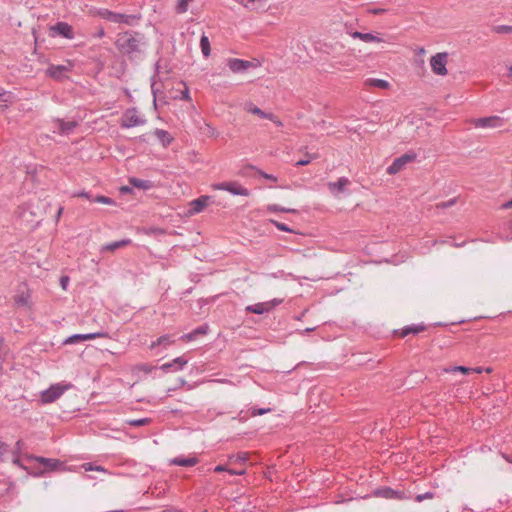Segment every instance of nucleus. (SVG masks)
<instances>
[{"mask_svg": "<svg viewBox=\"0 0 512 512\" xmlns=\"http://www.w3.org/2000/svg\"><path fill=\"white\" fill-rule=\"evenodd\" d=\"M349 185L348 178H339L337 181L327 184L331 194L336 198H341L342 194L348 191Z\"/></svg>", "mask_w": 512, "mask_h": 512, "instance_id": "f8f14e48", "label": "nucleus"}, {"mask_svg": "<svg viewBox=\"0 0 512 512\" xmlns=\"http://www.w3.org/2000/svg\"><path fill=\"white\" fill-rule=\"evenodd\" d=\"M269 411H270V409H258V410L254 409L252 411V416L262 415V414H265V413H267Z\"/></svg>", "mask_w": 512, "mask_h": 512, "instance_id": "3c124183", "label": "nucleus"}, {"mask_svg": "<svg viewBox=\"0 0 512 512\" xmlns=\"http://www.w3.org/2000/svg\"><path fill=\"white\" fill-rule=\"evenodd\" d=\"M446 373H454V372H461L462 374H470L472 373V368H468L465 366H454L451 368L444 369Z\"/></svg>", "mask_w": 512, "mask_h": 512, "instance_id": "e433bc0d", "label": "nucleus"}, {"mask_svg": "<svg viewBox=\"0 0 512 512\" xmlns=\"http://www.w3.org/2000/svg\"><path fill=\"white\" fill-rule=\"evenodd\" d=\"M259 174H260L262 177H264L265 179H267V180H271V181H273V182H277V180H278L275 176H273V175H271V174H267V173L262 172V171H260V172H259Z\"/></svg>", "mask_w": 512, "mask_h": 512, "instance_id": "de8ad7c7", "label": "nucleus"}, {"mask_svg": "<svg viewBox=\"0 0 512 512\" xmlns=\"http://www.w3.org/2000/svg\"><path fill=\"white\" fill-rule=\"evenodd\" d=\"M471 125L475 128H498L502 125V120L498 116H490L484 118H476L470 120Z\"/></svg>", "mask_w": 512, "mask_h": 512, "instance_id": "9d476101", "label": "nucleus"}, {"mask_svg": "<svg viewBox=\"0 0 512 512\" xmlns=\"http://www.w3.org/2000/svg\"><path fill=\"white\" fill-rule=\"evenodd\" d=\"M13 299L17 307L27 310L32 309L31 291L26 287V285H23V287L18 290Z\"/></svg>", "mask_w": 512, "mask_h": 512, "instance_id": "6e6552de", "label": "nucleus"}, {"mask_svg": "<svg viewBox=\"0 0 512 512\" xmlns=\"http://www.w3.org/2000/svg\"><path fill=\"white\" fill-rule=\"evenodd\" d=\"M149 422H150V419H148V418H142V419L128 421V423L132 426H142V425L148 424Z\"/></svg>", "mask_w": 512, "mask_h": 512, "instance_id": "ea45409f", "label": "nucleus"}, {"mask_svg": "<svg viewBox=\"0 0 512 512\" xmlns=\"http://www.w3.org/2000/svg\"><path fill=\"white\" fill-rule=\"evenodd\" d=\"M240 6L250 10V11H259L262 9L267 0H234Z\"/></svg>", "mask_w": 512, "mask_h": 512, "instance_id": "a211bd4d", "label": "nucleus"}, {"mask_svg": "<svg viewBox=\"0 0 512 512\" xmlns=\"http://www.w3.org/2000/svg\"><path fill=\"white\" fill-rule=\"evenodd\" d=\"M130 242H131L130 240L116 241L114 243L107 244V245L103 246L102 251H115L118 248L127 246L128 244H130Z\"/></svg>", "mask_w": 512, "mask_h": 512, "instance_id": "c756f323", "label": "nucleus"}, {"mask_svg": "<svg viewBox=\"0 0 512 512\" xmlns=\"http://www.w3.org/2000/svg\"><path fill=\"white\" fill-rule=\"evenodd\" d=\"M508 77L512 79V65L508 67Z\"/></svg>", "mask_w": 512, "mask_h": 512, "instance_id": "338daca9", "label": "nucleus"}, {"mask_svg": "<svg viewBox=\"0 0 512 512\" xmlns=\"http://www.w3.org/2000/svg\"><path fill=\"white\" fill-rule=\"evenodd\" d=\"M281 302H282L281 299H273L271 301L250 305L246 308V310L249 312L255 313V314H263V313L271 311L274 307L279 305Z\"/></svg>", "mask_w": 512, "mask_h": 512, "instance_id": "ddd939ff", "label": "nucleus"}, {"mask_svg": "<svg viewBox=\"0 0 512 512\" xmlns=\"http://www.w3.org/2000/svg\"><path fill=\"white\" fill-rule=\"evenodd\" d=\"M115 45L120 52L131 54L139 50L141 38L138 33L124 32L118 34Z\"/></svg>", "mask_w": 512, "mask_h": 512, "instance_id": "f257e3e1", "label": "nucleus"}, {"mask_svg": "<svg viewBox=\"0 0 512 512\" xmlns=\"http://www.w3.org/2000/svg\"><path fill=\"white\" fill-rule=\"evenodd\" d=\"M68 281H69L68 277H62V278H61V280H60V282H61V286H62V288H63L64 290H65V289H66V287H67Z\"/></svg>", "mask_w": 512, "mask_h": 512, "instance_id": "6e6d98bb", "label": "nucleus"}, {"mask_svg": "<svg viewBox=\"0 0 512 512\" xmlns=\"http://www.w3.org/2000/svg\"><path fill=\"white\" fill-rule=\"evenodd\" d=\"M448 62V54L446 52H440L435 54L430 59L431 69L434 74L439 76H446L448 70L446 68Z\"/></svg>", "mask_w": 512, "mask_h": 512, "instance_id": "39448f33", "label": "nucleus"}, {"mask_svg": "<svg viewBox=\"0 0 512 512\" xmlns=\"http://www.w3.org/2000/svg\"><path fill=\"white\" fill-rule=\"evenodd\" d=\"M502 209H510L512 208V200L511 201H508L506 203H504L502 206H501Z\"/></svg>", "mask_w": 512, "mask_h": 512, "instance_id": "bf43d9fd", "label": "nucleus"}, {"mask_svg": "<svg viewBox=\"0 0 512 512\" xmlns=\"http://www.w3.org/2000/svg\"><path fill=\"white\" fill-rule=\"evenodd\" d=\"M385 12H387V10L384 9V8H373V9H369L368 10V13L374 14V15H380V14H383Z\"/></svg>", "mask_w": 512, "mask_h": 512, "instance_id": "a18cd8bd", "label": "nucleus"}, {"mask_svg": "<svg viewBox=\"0 0 512 512\" xmlns=\"http://www.w3.org/2000/svg\"><path fill=\"white\" fill-rule=\"evenodd\" d=\"M171 465H179V466H194L198 463V459L196 457H176L171 459L170 461Z\"/></svg>", "mask_w": 512, "mask_h": 512, "instance_id": "b1692460", "label": "nucleus"}, {"mask_svg": "<svg viewBox=\"0 0 512 512\" xmlns=\"http://www.w3.org/2000/svg\"><path fill=\"white\" fill-rule=\"evenodd\" d=\"M28 461H36L43 465L44 471L55 470L60 462L55 459L43 458V457H29Z\"/></svg>", "mask_w": 512, "mask_h": 512, "instance_id": "aec40b11", "label": "nucleus"}, {"mask_svg": "<svg viewBox=\"0 0 512 512\" xmlns=\"http://www.w3.org/2000/svg\"><path fill=\"white\" fill-rule=\"evenodd\" d=\"M49 31L51 37L61 36L69 40L75 37L73 27L66 22H57L49 28Z\"/></svg>", "mask_w": 512, "mask_h": 512, "instance_id": "0eeeda50", "label": "nucleus"}, {"mask_svg": "<svg viewBox=\"0 0 512 512\" xmlns=\"http://www.w3.org/2000/svg\"><path fill=\"white\" fill-rule=\"evenodd\" d=\"M227 66L233 73H242L248 70L253 64L250 61L231 58L227 61Z\"/></svg>", "mask_w": 512, "mask_h": 512, "instance_id": "dca6fc26", "label": "nucleus"}, {"mask_svg": "<svg viewBox=\"0 0 512 512\" xmlns=\"http://www.w3.org/2000/svg\"><path fill=\"white\" fill-rule=\"evenodd\" d=\"M180 85L183 86V89L179 90V95H175V99H181L185 101H191L189 88L187 87L186 83L181 82Z\"/></svg>", "mask_w": 512, "mask_h": 512, "instance_id": "72a5a7b5", "label": "nucleus"}, {"mask_svg": "<svg viewBox=\"0 0 512 512\" xmlns=\"http://www.w3.org/2000/svg\"><path fill=\"white\" fill-rule=\"evenodd\" d=\"M98 15L100 17H102L103 19L109 20L114 23L130 24L131 21L134 20V17L131 15L114 13V12L106 10V9L99 11Z\"/></svg>", "mask_w": 512, "mask_h": 512, "instance_id": "9b49d317", "label": "nucleus"}, {"mask_svg": "<svg viewBox=\"0 0 512 512\" xmlns=\"http://www.w3.org/2000/svg\"><path fill=\"white\" fill-rule=\"evenodd\" d=\"M207 332H208V326L207 325H203V326H200L197 329L193 330L190 333L182 335L180 340H182L183 342H190V341H193V340L197 339V337L199 335L207 334Z\"/></svg>", "mask_w": 512, "mask_h": 512, "instance_id": "4be33fe9", "label": "nucleus"}, {"mask_svg": "<svg viewBox=\"0 0 512 512\" xmlns=\"http://www.w3.org/2000/svg\"><path fill=\"white\" fill-rule=\"evenodd\" d=\"M483 371L487 372V373H491L492 372V368L488 367L486 369L482 368V367H476V368H472V373H482Z\"/></svg>", "mask_w": 512, "mask_h": 512, "instance_id": "49530a36", "label": "nucleus"}, {"mask_svg": "<svg viewBox=\"0 0 512 512\" xmlns=\"http://www.w3.org/2000/svg\"><path fill=\"white\" fill-rule=\"evenodd\" d=\"M73 62L68 60L64 65H50L46 74L56 80H63L68 78V73L73 69Z\"/></svg>", "mask_w": 512, "mask_h": 512, "instance_id": "423d86ee", "label": "nucleus"}, {"mask_svg": "<svg viewBox=\"0 0 512 512\" xmlns=\"http://www.w3.org/2000/svg\"><path fill=\"white\" fill-rule=\"evenodd\" d=\"M62 212H63V208H60V209L58 210V213H57V219H59V218H60V216H61Z\"/></svg>", "mask_w": 512, "mask_h": 512, "instance_id": "774afa93", "label": "nucleus"}, {"mask_svg": "<svg viewBox=\"0 0 512 512\" xmlns=\"http://www.w3.org/2000/svg\"><path fill=\"white\" fill-rule=\"evenodd\" d=\"M172 365H173V363H172V362H171V363H165V364H163V365L160 367V369H162V370L166 371V370H168L169 368H171V367H172Z\"/></svg>", "mask_w": 512, "mask_h": 512, "instance_id": "052dcab7", "label": "nucleus"}, {"mask_svg": "<svg viewBox=\"0 0 512 512\" xmlns=\"http://www.w3.org/2000/svg\"><path fill=\"white\" fill-rule=\"evenodd\" d=\"M194 0H177L175 11L177 14H183L187 12L189 4L192 3Z\"/></svg>", "mask_w": 512, "mask_h": 512, "instance_id": "7c9ffc66", "label": "nucleus"}, {"mask_svg": "<svg viewBox=\"0 0 512 512\" xmlns=\"http://www.w3.org/2000/svg\"><path fill=\"white\" fill-rule=\"evenodd\" d=\"M227 472L230 474V475H244L246 473L245 469H242V470H233V469H229L227 470Z\"/></svg>", "mask_w": 512, "mask_h": 512, "instance_id": "8fccbe9b", "label": "nucleus"}, {"mask_svg": "<svg viewBox=\"0 0 512 512\" xmlns=\"http://www.w3.org/2000/svg\"><path fill=\"white\" fill-rule=\"evenodd\" d=\"M185 383L186 382L184 379H179L178 384L172 388H169L168 391L175 390L177 387H182V386H184Z\"/></svg>", "mask_w": 512, "mask_h": 512, "instance_id": "5fc2aeb1", "label": "nucleus"}, {"mask_svg": "<svg viewBox=\"0 0 512 512\" xmlns=\"http://www.w3.org/2000/svg\"><path fill=\"white\" fill-rule=\"evenodd\" d=\"M310 162H311V159H310V158H307V159L299 160V161L296 163V165H297V166H305V165H308Z\"/></svg>", "mask_w": 512, "mask_h": 512, "instance_id": "603ef678", "label": "nucleus"}, {"mask_svg": "<svg viewBox=\"0 0 512 512\" xmlns=\"http://www.w3.org/2000/svg\"><path fill=\"white\" fill-rule=\"evenodd\" d=\"M173 343H174V340H172L170 336L164 335V336L159 337L156 341H153L150 345V349H155L157 346H160V345L169 346V345H172Z\"/></svg>", "mask_w": 512, "mask_h": 512, "instance_id": "c85d7f7f", "label": "nucleus"}, {"mask_svg": "<svg viewBox=\"0 0 512 512\" xmlns=\"http://www.w3.org/2000/svg\"><path fill=\"white\" fill-rule=\"evenodd\" d=\"M365 85L373 86V87H377V88H381V89H388L390 86L388 81L382 80V79H367L365 81Z\"/></svg>", "mask_w": 512, "mask_h": 512, "instance_id": "cd10ccee", "label": "nucleus"}, {"mask_svg": "<svg viewBox=\"0 0 512 512\" xmlns=\"http://www.w3.org/2000/svg\"><path fill=\"white\" fill-rule=\"evenodd\" d=\"M267 211L273 212V213H278V212H281V213H296L297 212L296 209L285 208V207H281V206L276 205V204L268 205L267 206Z\"/></svg>", "mask_w": 512, "mask_h": 512, "instance_id": "2f4dec72", "label": "nucleus"}, {"mask_svg": "<svg viewBox=\"0 0 512 512\" xmlns=\"http://www.w3.org/2000/svg\"><path fill=\"white\" fill-rule=\"evenodd\" d=\"M147 234H165V231L161 228H151L147 231Z\"/></svg>", "mask_w": 512, "mask_h": 512, "instance_id": "09e8293b", "label": "nucleus"}, {"mask_svg": "<svg viewBox=\"0 0 512 512\" xmlns=\"http://www.w3.org/2000/svg\"><path fill=\"white\" fill-rule=\"evenodd\" d=\"M247 459H248L247 454L244 453L243 455L237 456L236 461L244 463Z\"/></svg>", "mask_w": 512, "mask_h": 512, "instance_id": "4d7b16f0", "label": "nucleus"}, {"mask_svg": "<svg viewBox=\"0 0 512 512\" xmlns=\"http://www.w3.org/2000/svg\"><path fill=\"white\" fill-rule=\"evenodd\" d=\"M211 197L208 195L201 196L195 200L190 202V214H198L204 210V208L209 204Z\"/></svg>", "mask_w": 512, "mask_h": 512, "instance_id": "f3484780", "label": "nucleus"}, {"mask_svg": "<svg viewBox=\"0 0 512 512\" xmlns=\"http://www.w3.org/2000/svg\"><path fill=\"white\" fill-rule=\"evenodd\" d=\"M271 223L274 224L279 230L284 232H292V229H290L286 224L278 222L276 220H271Z\"/></svg>", "mask_w": 512, "mask_h": 512, "instance_id": "a19ab883", "label": "nucleus"}, {"mask_svg": "<svg viewBox=\"0 0 512 512\" xmlns=\"http://www.w3.org/2000/svg\"><path fill=\"white\" fill-rule=\"evenodd\" d=\"M130 184L133 185L136 188L147 190L151 188V184L149 181L137 179V178H131L129 180Z\"/></svg>", "mask_w": 512, "mask_h": 512, "instance_id": "473e14b6", "label": "nucleus"}, {"mask_svg": "<svg viewBox=\"0 0 512 512\" xmlns=\"http://www.w3.org/2000/svg\"><path fill=\"white\" fill-rule=\"evenodd\" d=\"M172 363L177 364L179 366V368L181 369L183 366H185L187 364V360L184 359L183 357H177L173 360Z\"/></svg>", "mask_w": 512, "mask_h": 512, "instance_id": "c03bdc74", "label": "nucleus"}, {"mask_svg": "<svg viewBox=\"0 0 512 512\" xmlns=\"http://www.w3.org/2000/svg\"><path fill=\"white\" fill-rule=\"evenodd\" d=\"M120 191L124 192V193H128V192L131 191V189L129 187H127V186H123V187H121Z\"/></svg>", "mask_w": 512, "mask_h": 512, "instance_id": "680f3d73", "label": "nucleus"}, {"mask_svg": "<svg viewBox=\"0 0 512 512\" xmlns=\"http://www.w3.org/2000/svg\"><path fill=\"white\" fill-rule=\"evenodd\" d=\"M200 46H201V50H202V53L204 54V56H209L210 54V42H209V39L207 36L203 35L201 37V40H200Z\"/></svg>", "mask_w": 512, "mask_h": 512, "instance_id": "c9c22d12", "label": "nucleus"}, {"mask_svg": "<svg viewBox=\"0 0 512 512\" xmlns=\"http://www.w3.org/2000/svg\"><path fill=\"white\" fill-rule=\"evenodd\" d=\"M213 190H223L228 191L233 195H241V196H249L250 192L247 188L239 184L235 181L222 182V183H214L211 185Z\"/></svg>", "mask_w": 512, "mask_h": 512, "instance_id": "20e7f679", "label": "nucleus"}, {"mask_svg": "<svg viewBox=\"0 0 512 512\" xmlns=\"http://www.w3.org/2000/svg\"><path fill=\"white\" fill-rule=\"evenodd\" d=\"M354 39H359L364 43H381L383 40L374 33H361L354 31Z\"/></svg>", "mask_w": 512, "mask_h": 512, "instance_id": "412c9836", "label": "nucleus"}, {"mask_svg": "<svg viewBox=\"0 0 512 512\" xmlns=\"http://www.w3.org/2000/svg\"><path fill=\"white\" fill-rule=\"evenodd\" d=\"M95 202L104 204V205H115V202L112 198L106 197V196H97L94 199Z\"/></svg>", "mask_w": 512, "mask_h": 512, "instance_id": "58836bf2", "label": "nucleus"}, {"mask_svg": "<svg viewBox=\"0 0 512 512\" xmlns=\"http://www.w3.org/2000/svg\"><path fill=\"white\" fill-rule=\"evenodd\" d=\"M72 385L69 383H56L51 385L48 389L40 394V401L42 404H49L59 399L67 390L71 389Z\"/></svg>", "mask_w": 512, "mask_h": 512, "instance_id": "f03ea898", "label": "nucleus"}, {"mask_svg": "<svg viewBox=\"0 0 512 512\" xmlns=\"http://www.w3.org/2000/svg\"><path fill=\"white\" fill-rule=\"evenodd\" d=\"M6 452H7V446L4 443L0 442V459Z\"/></svg>", "mask_w": 512, "mask_h": 512, "instance_id": "864d4df0", "label": "nucleus"}, {"mask_svg": "<svg viewBox=\"0 0 512 512\" xmlns=\"http://www.w3.org/2000/svg\"><path fill=\"white\" fill-rule=\"evenodd\" d=\"M433 498V494L431 492H426L424 494H419L416 496L415 500L417 502H421L423 500H426V499H432Z\"/></svg>", "mask_w": 512, "mask_h": 512, "instance_id": "37998d69", "label": "nucleus"}, {"mask_svg": "<svg viewBox=\"0 0 512 512\" xmlns=\"http://www.w3.org/2000/svg\"><path fill=\"white\" fill-rule=\"evenodd\" d=\"M378 495L385 497V498H398V499L403 498V493L395 491L391 488H385V489L379 490Z\"/></svg>", "mask_w": 512, "mask_h": 512, "instance_id": "a878e982", "label": "nucleus"}, {"mask_svg": "<svg viewBox=\"0 0 512 512\" xmlns=\"http://www.w3.org/2000/svg\"><path fill=\"white\" fill-rule=\"evenodd\" d=\"M227 470H229V469L226 468V466H223V465H218L214 469L215 472H223V471H227Z\"/></svg>", "mask_w": 512, "mask_h": 512, "instance_id": "13d9d810", "label": "nucleus"}, {"mask_svg": "<svg viewBox=\"0 0 512 512\" xmlns=\"http://www.w3.org/2000/svg\"><path fill=\"white\" fill-rule=\"evenodd\" d=\"M153 134L161 142L163 147L170 145L174 139L167 131L162 129H155Z\"/></svg>", "mask_w": 512, "mask_h": 512, "instance_id": "5701e85b", "label": "nucleus"}, {"mask_svg": "<svg viewBox=\"0 0 512 512\" xmlns=\"http://www.w3.org/2000/svg\"><path fill=\"white\" fill-rule=\"evenodd\" d=\"M52 123L55 125L57 130L63 134L70 133L77 126L75 121H64L61 119H55Z\"/></svg>", "mask_w": 512, "mask_h": 512, "instance_id": "6ab92c4d", "label": "nucleus"}, {"mask_svg": "<svg viewBox=\"0 0 512 512\" xmlns=\"http://www.w3.org/2000/svg\"><path fill=\"white\" fill-rule=\"evenodd\" d=\"M453 204H454V200H451V201H449L447 204H446V203H443L441 206H442V207H447V206H451V205H453Z\"/></svg>", "mask_w": 512, "mask_h": 512, "instance_id": "69168bd1", "label": "nucleus"}, {"mask_svg": "<svg viewBox=\"0 0 512 512\" xmlns=\"http://www.w3.org/2000/svg\"><path fill=\"white\" fill-rule=\"evenodd\" d=\"M104 34H105V33H104V29H103V28H101V29L98 31L97 36L101 38V37H103V36H104Z\"/></svg>", "mask_w": 512, "mask_h": 512, "instance_id": "0e129e2a", "label": "nucleus"}, {"mask_svg": "<svg viewBox=\"0 0 512 512\" xmlns=\"http://www.w3.org/2000/svg\"><path fill=\"white\" fill-rule=\"evenodd\" d=\"M14 101V95L10 91L0 89V109H6Z\"/></svg>", "mask_w": 512, "mask_h": 512, "instance_id": "393cba45", "label": "nucleus"}, {"mask_svg": "<svg viewBox=\"0 0 512 512\" xmlns=\"http://www.w3.org/2000/svg\"><path fill=\"white\" fill-rule=\"evenodd\" d=\"M424 330H425V326L424 325L407 326V327L403 328L401 330V332H399V336L400 337H405V336H407L410 333L416 334V333L422 332Z\"/></svg>", "mask_w": 512, "mask_h": 512, "instance_id": "bb28decb", "label": "nucleus"}, {"mask_svg": "<svg viewBox=\"0 0 512 512\" xmlns=\"http://www.w3.org/2000/svg\"><path fill=\"white\" fill-rule=\"evenodd\" d=\"M96 338H108V334L104 332H95V333H89V334H75L70 337H68L64 344H75L79 341H86V340H92Z\"/></svg>", "mask_w": 512, "mask_h": 512, "instance_id": "2eb2a0df", "label": "nucleus"}, {"mask_svg": "<svg viewBox=\"0 0 512 512\" xmlns=\"http://www.w3.org/2000/svg\"><path fill=\"white\" fill-rule=\"evenodd\" d=\"M497 33H512V26L502 25L495 28Z\"/></svg>", "mask_w": 512, "mask_h": 512, "instance_id": "79ce46f5", "label": "nucleus"}, {"mask_svg": "<svg viewBox=\"0 0 512 512\" xmlns=\"http://www.w3.org/2000/svg\"><path fill=\"white\" fill-rule=\"evenodd\" d=\"M155 369L154 366L146 363L138 364L133 368L134 372H142L145 374L151 373Z\"/></svg>", "mask_w": 512, "mask_h": 512, "instance_id": "f704fd0d", "label": "nucleus"}, {"mask_svg": "<svg viewBox=\"0 0 512 512\" xmlns=\"http://www.w3.org/2000/svg\"><path fill=\"white\" fill-rule=\"evenodd\" d=\"M243 109H244L245 112H247L249 114H252V115H255V116H257L260 119L270 120L271 122H273L278 127H282L283 126V122L275 114H273L271 112L263 111L262 109L257 107L251 101H248V102L244 103Z\"/></svg>", "mask_w": 512, "mask_h": 512, "instance_id": "7ed1b4c3", "label": "nucleus"}, {"mask_svg": "<svg viewBox=\"0 0 512 512\" xmlns=\"http://www.w3.org/2000/svg\"><path fill=\"white\" fill-rule=\"evenodd\" d=\"M414 159H415L414 154H404V155L396 158L393 161V163L390 166H388L386 171L389 175L397 174L400 171H402L406 167L407 164L413 162Z\"/></svg>", "mask_w": 512, "mask_h": 512, "instance_id": "1a4fd4ad", "label": "nucleus"}, {"mask_svg": "<svg viewBox=\"0 0 512 512\" xmlns=\"http://www.w3.org/2000/svg\"><path fill=\"white\" fill-rule=\"evenodd\" d=\"M141 124H143V121L140 119L135 109L127 110L122 116L121 126L125 128H130Z\"/></svg>", "mask_w": 512, "mask_h": 512, "instance_id": "4468645a", "label": "nucleus"}, {"mask_svg": "<svg viewBox=\"0 0 512 512\" xmlns=\"http://www.w3.org/2000/svg\"><path fill=\"white\" fill-rule=\"evenodd\" d=\"M81 468L85 471H98L106 473V470L102 466H93L91 463H84L81 465Z\"/></svg>", "mask_w": 512, "mask_h": 512, "instance_id": "4c0bfd02", "label": "nucleus"}, {"mask_svg": "<svg viewBox=\"0 0 512 512\" xmlns=\"http://www.w3.org/2000/svg\"><path fill=\"white\" fill-rule=\"evenodd\" d=\"M503 457H504V459H505L507 462L512 463V455H511V456L504 455Z\"/></svg>", "mask_w": 512, "mask_h": 512, "instance_id": "e2e57ef3", "label": "nucleus"}]
</instances>
